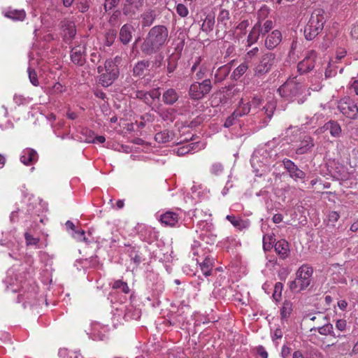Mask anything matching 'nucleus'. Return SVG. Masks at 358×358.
<instances>
[{
    "label": "nucleus",
    "instance_id": "1",
    "mask_svg": "<svg viewBox=\"0 0 358 358\" xmlns=\"http://www.w3.org/2000/svg\"><path fill=\"white\" fill-rule=\"evenodd\" d=\"M169 30L166 26L155 25L148 31L141 45V51L145 56L157 53L167 43Z\"/></svg>",
    "mask_w": 358,
    "mask_h": 358
},
{
    "label": "nucleus",
    "instance_id": "2",
    "mask_svg": "<svg viewBox=\"0 0 358 358\" xmlns=\"http://www.w3.org/2000/svg\"><path fill=\"white\" fill-rule=\"evenodd\" d=\"M306 87L296 77L289 78L278 89V92L285 101H294L305 92Z\"/></svg>",
    "mask_w": 358,
    "mask_h": 358
},
{
    "label": "nucleus",
    "instance_id": "3",
    "mask_svg": "<svg viewBox=\"0 0 358 358\" xmlns=\"http://www.w3.org/2000/svg\"><path fill=\"white\" fill-rule=\"evenodd\" d=\"M324 11L321 8L315 9L304 28V36L307 40L315 38L323 29L325 23Z\"/></svg>",
    "mask_w": 358,
    "mask_h": 358
},
{
    "label": "nucleus",
    "instance_id": "4",
    "mask_svg": "<svg viewBox=\"0 0 358 358\" xmlns=\"http://www.w3.org/2000/svg\"><path fill=\"white\" fill-rule=\"evenodd\" d=\"M311 266L303 264L296 271V278L289 282V288L292 292H299L306 289L310 284L313 275Z\"/></svg>",
    "mask_w": 358,
    "mask_h": 358
},
{
    "label": "nucleus",
    "instance_id": "5",
    "mask_svg": "<svg viewBox=\"0 0 358 358\" xmlns=\"http://www.w3.org/2000/svg\"><path fill=\"white\" fill-rule=\"evenodd\" d=\"M97 71L99 73V83L103 87L111 85L119 76L117 65L112 59H107L103 66H99Z\"/></svg>",
    "mask_w": 358,
    "mask_h": 358
},
{
    "label": "nucleus",
    "instance_id": "6",
    "mask_svg": "<svg viewBox=\"0 0 358 358\" xmlns=\"http://www.w3.org/2000/svg\"><path fill=\"white\" fill-rule=\"evenodd\" d=\"M199 243L194 241L192 245V252L194 256H199L196 259L197 264H199L200 268L204 276L207 277L211 275L213 267L214 266L215 258L210 255H206L203 250L199 249Z\"/></svg>",
    "mask_w": 358,
    "mask_h": 358
},
{
    "label": "nucleus",
    "instance_id": "7",
    "mask_svg": "<svg viewBox=\"0 0 358 358\" xmlns=\"http://www.w3.org/2000/svg\"><path fill=\"white\" fill-rule=\"evenodd\" d=\"M276 61L275 55L271 52L264 53L258 59L253 68L255 77L262 78L268 73L275 64Z\"/></svg>",
    "mask_w": 358,
    "mask_h": 358
},
{
    "label": "nucleus",
    "instance_id": "8",
    "mask_svg": "<svg viewBox=\"0 0 358 358\" xmlns=\"http://www.w3.org/2000/svg\"><path fill=\"white\" fill-rule=\"evenodd\" d=\"M213 85L210 79L201 82H194L191 84L188 94L193 100H201L212 90Z\"/></svg>",
    "mask_w": 358,
    "mask_h": 358
},
{
    "label": "nucleus",
    "instance_id": "9",
    "mask_svg": "<svg viewBox=\"0 0 358 358\" xmlns=\"http://www.w3.org/2000/svg\"><path fill=\"white\" fill-rule=\"evenodd\" d=\"M210 64L203 59L201 56H198L192 61L190 71L194 74V78L197 80H203L209 72Z\"/></svg>",
    "mask_w": 358,
    "mask_h": 358
},
{
    "label": "nucleus",
    "instance_id": "10",
    "mask_svg": "<svg viewBox=\"0 0 358 358\" xmlns=\"http://www.w3.org/2000/svg\"><path fill=\"white\" fill-rule=\"evenodd\" d=\"M338 108L344 115L350 119H355L357 117L358 107L350 98L341 99L338 102Z\"/></svg>",
    "mask_w": 358,
    "mask_h": 358
},
{
    "label": "nucleus",
    "instance_id": "11",
    "mask_svg": "<svg viewBox=\"0 0 358 358\" xmlns=\"http://www.w3.org/2000/svg\"><path fill=\"white\" fill-rule=\"evenodd\" d=\"M230 19L229 12L227 10L222 9L217 16V24L216 36L217 38H223L227 31L228 22Z\"/></svg>",
    "mask_w": 358,
    "mask_h": 358
},
{
    "label": "nucleus",
    "instance_id": "12",
    "mask_svg": "<svg viewBox=\"0 0 358 358\" xmlns=\"http://www.w3.org/2000/svg\"><path fill=\"white\" fill-rule=\"evenodd\" d=\"M145 0H124L122 13L124 15L134 18L138 12L141 10Z\"/></svg>",
    "mask_w": 358,
    "mask_h": 358
},
{
    "label": "nucleus",
    "instance_id": "13",
    "mask_svg": "<svg viewBox=\"0 0 358 358\" xmlns=\"http://www.w3.org/2000/svg\"><path fill=\"white\" fill-rule=\"evenodd\" d=\"M317 58V53L314 50L310 51L305 58L299 62L297 69L301 74L306 73L312 71L315 64V60Z\"/></svg>",
    "mask_w": 358,
    "mask_h": 358
},
{
    "label": "nucleus",
    "instance_id": "14",
    "mask_svg": "<svg viewBox=\"0 0 358 358\" xmlns=\"http://www.w3.org/2000/svg\"><path fill=\"white\" fill-rule=\"evenodd\" d=\"M137 231L141 239L148 243H152L158 237V232L150 225H138Z\"/></svg>",
    "mask_w": 358,
    "mask_h": 358
},
{
    "label": "nucleus",
    "instance_id": "15",
    "mask_svg": "<svg viewBox=\"0 0 358 358\" xmlns=\"http://www.w3.org/2000/svg\"><path fill=\"white\" fill-rule=\"evenodd\" d=\"M201 240L208 244H213L216 241V235L213 234L211 225H199V229L196 230Z\"/></svg>",
    "mask_w": 358,
    "mask_h": 358
},
{
    "label": "nucleus",
    "instance_id": "16",
    "mask_svg": "<svg viewBox=\"0 0 358 358\" xmlns=\"http://www.w3.org/2000/svg\"><path fill=\"white\" fill-rule=\"evenodd\" d=\"M313 138L310 136H303L301 138V140L296 149V153L297 155H303L310 151L314 147Z\"/></svg>",
    "mask_w": 358,
    "mask_h": 358
},
{
    "label": "nucleus",
    "instance_id": "17",
    "mask_svg": "<svg viewBox=\"0 0 358 358\" xmlns=\"http://www.w3.org/2000/svg\"><path fill=\"white\" fill-rule=\"evenodd\" d=\"M85 47L78 45L71 49V59L72 62L78 66H83L85 63Z\"/></svg>",
    "mask_w": 358,
    "mask_h": 358
},
{
    "label": "nucleus",
    "instance_id": "18",
    "mask_svg": "<svg viewBox=\"0 0 358 358\" xmlns=\"http://www.w3.org/2000/svg\"><path fill=\"white\" fill-rule=\"evenodd\" d=\"M327 130H329L331 135L334 137L340 136L341 133V127L340 124L335 121H329L327 122L322 127L319 128L316 132L320 134Z\"/></svg>",
    "mask_w": 358,
    "mask_h": 358
},
{
    "label": "nucleus",
    "instance_id": "19",
    "mask_svg": "<svg viewBox=\"0 0 358 358\" xmlns=\"http://www.w3.org/2000/svg\"><path fill=\"white\" fill-rule=\"evenodd\" d=\"M66 231L73 238H74L78 241H87L85 231L84 229L80 228V225H68Z\"/></svg>",
    "mask_w": 358,
    "mask_h": 358
},
{
    "label": "nucleus",
    "instance_id": "20",
    "mask_svg": "<svg viewBox=\"0 0 358 358\" xmlns=\"http://www.w3.org/2000/svg\"><path fill=\"white\" fill-rule=\"evenodd\" d=\"M38 160L37 152L31 149L27 148L23 150L22 155L20 157V161L26 166L31 165Z\"/></svg>",
    "mask_w": 358,
    "mask_h": 358
},
{
    "label": "nucleus",
    "instance_id": "21",
    "mask_svg": "<svg viewBox=\"0 0 358 358\" xmlns=\"http://www.w3.org/2000/svg\"><path fill=\"white\" fill-rule=\"evenodd\" d=\"M282 35L280 31L274 30L269 34L265 40V46L272 50L275 48L281 41Z\"/></svg>",
    "mask_w": 358,
    "mask_h": 358
},
{
    "label": "nucleus",
    "instance_id": "22",
    "mask_svg": "<svg viewBox=\"0 0 358 358\" xmlns=\"http://www.w3.org/2000/svg\"><path fill=\"white\" fill-rule=\"evenodd\" d=\"M134 27L130 24H124L120 31V40L123 44H128L133 37Z\"/></svg>",
    "mask_w": 358,
    "mask_h": 358
},
{
    "label": "nucleus",
    "instance_id": "23",
    "mask_svg": "<svg viewBox=\"0 0 358 358\" xmlns=\"http://www.w3.org/2000/svg\"><path fill=\"white\" fill-rule=\"evenodd\" d=\"M275 250L280 257L282 259H285L289 255V246L287 241L284 239L278 241L275 244Z\"/></svg>",
    "mask_w": 358,
    "mask_h": 358
},
{
    "label": "nucleus",
    "instance_id": "24",
    "mask_svg": "<svg viewBox=\"0 0 358 358\" xmlns=\"http://www.w3.org/2000/svg\"><path fill=\"white\" fill-rule=\"evenodd\" d=\"M179 99V94L173 88L166 90L162 94V101L166 105H173Z\"/></svg>",
    "mask_w": 358,
    "mask_h": 358
},
{
    "label": "nucleus",
    "instance_id": "25",
    "mask_svg": "<svg viewBox=\"0 0 358 358\" xmlns=\"http://www.w3.org/2000/svg\"><path fill=\"white\" fill-rule=\"evenodd\" d=\"M231 71V67L228 64L223 65L219 67L214 76V83H222L226 79Z\"/></svg>",
    "mask_w": 358,
    "mask_h": 358
},
{
    "label": "nucleus",
    "instance_id": "26",
    "mask_svg": "<svg viewBox=\"0 0 358 358\" xmlns=\"http://www.w3.org/2000/svg\"><path fill=\"white\" fill-rule=\"evenodd\" d=\"M141 17L142 19V26L150 27L153 24L154 21L155 20V10L151 8H148L141 14Z\"/></svg>",
    "mask_w": 358,
    "mask_h": 358
},
{
    "label": "nucleus",
    "instance_id": "27",
    "mask_svg": "<svg viewBox=\"0 0 358 358\" xmlns=\"http://www.w3.org/2000/svg\"><path fill=\"white\" fill-rule=\"evenodd\" d=\"M317 331L320 335L322 336H331L333 337H339V336H336L334 331V327L331 324L327 322L324 324L321 327H313L310 329V331Z\"/></svg>",
    "mask_w": 358,
    "mask_h": 358
},
{
    "label": "nucleus",
    "instance_id": "28",
    "mask_svg": "<svg viewBox=\"0 0 358 358\" xmlns=\"http://www.w3.org/2000/svg\"><path fill=\"white\" fill-rule=\"evenodd\" d=\"M262 231L264 234L263 236V247L264 250H268V248H271V245L275 241V235L274 231H277L278 229L273 228V231L271 233H266L265 231H267V229L262 227Z\"/></svg>",
    "mask_w": 358,
    "mask_h": 358
},
{
    "label": "nucleus",
    "instance_id": "29",
    "mask_svg": "<svg viewBox=\"0 0 358 358\" xmlns=\"http://www.w3.org/2000/svg\"><path fill=\"white\" fill-rule=\"evenodd\" d=\"M63 27H64L62 32L64 39L66 42L72 40L76 34L74 24L71 22H67L63 25Z\"/></svg>",
    "mask_w": 358,
    "mask_h": 358
},
{
    "label": "nucleus",
    "instance_id": "30",
    "mask_svg": "<svg viewBox=\"0 0 358 358\" xmlns=\"http://www.w3.org/2000/svg\"><path fill=\"white\" fill-rule=\"evenodd\" d=\"M127 252L128 253L131 261L134 262L136 266L143 262V255L136 247L129 246L127 248Z\"/></svg>",
    "mask_w": 358,
    "mask_h": 358
},
{
    "label": "nucleus",
    "instance_id": "31",
    "mask_svg": "<svg viewBox=\"0 0 358 358\" xmlns=\"http://www.w3.org/2000/svg\"><path fill=\"white\" fill-rule=\"evenodd\" d=\"M149 60H141L138 62L133 69V74L134 76H144L145 71L150 66Z\"/></svg>",
    "mask_w": 358,
    "mask_h": 358
},
{
    "label": "nucleus",
    "instance_id": "32",
    "mask_svg": "<svg viewBox=\"0 0 358 358\" xmlns=\"http://www.w3.org/2000/svg\"><path fill=\"white\" fill-rule=\"evenodd\" d=\"M260 34H262L260 31V22H258L254 25L252 30L248 34L247 39L248 45L250 46L252 44L255 43L257 41Z\"/></svg>",
    "mask_w": 358,
    "mask_h": 358
},
{
    "label": "nucleus",
    "instance_id": "33",
    "mask_svg": "<svg viewBox=\"0 0 358 358\" xmlns=\"http://www.w3.org/2000/svg\"><path fill=\"white\" fill-rule=\"evenodd\" d=\"M250 106L249 101L245 102L243 99H241L238 107L234 111V115L241 117L248 115L250 111Z\"/></svg>",
    "mask_w": 358,
    "mask_h": 358
},
{
    "label": "nucleus",
    "instance_id": "34",
    "mask_svg": "<svg viewBox=\"0 0 358 358\" xmlns=\"http://www.w3.org/2000/svg\"><path fill=\"white\" fill-rule=\"evenodd\" d=\"M162 224H176L179 221V216L175 212L167 211L160 217Z\"/></svg>",
    "mask_w": 358,
    "mask_h": 358
},
{
    "label": "nucleus",
    "instance_id": "35",
    "mask_svg": "<svg viewBox=\"0 0 358 358\" xmlns=\"http://www.w3.org/2000/svg\"><path fill=\"white\" fill-rule=\"evenodd\" d=\"M141 317V310L133 306H127L124 310V318L126 321L138 320Z\"/></svg>",
    "mask_w": 358,
    "mask_h": 358
},
{
    "label": "nucleus",
    "instance_id": "36",
    "mask_svg": "<svg viewBox=\"0 0 358 358\" xmlns=\"http://www.w3.org/2000/svg\"><path fill=\"white\" fill-rule=\"evenodd\" d=\"M293 310V305L292 303L289 301L285 300L282 306L280 308V318L281 320H287L288 319Z\"/></svg>",
    "mask_w": 358,
    "mask_h": 358
},
{
    "label": "nucleus",
    "instance_id": "37",
    "mask_svg": "<svg viewBox=\"0 0 358 358\" xmlns=\"http://www.w3.org/2000/svg\"><path fill=\"white\" fill-rule=\"evenodd\" d=\"M249 66L246 62L241 63L238 66H237L231 75V78L232 80H238L243 76L245 72L248 71Z\"/></svg>",
    "mask_w": 358,
    "mask_h": 358
},
{
    "label": "nucleus",
    "instance_id": "38",
    "mask_svg": "<svg viewBox=\"0 0 358 358\" xmlns=\"http://www.w3.org/2000/svg\"><path fill=\"white\" fill-rule=\"evenodd\" d=\"M5 16L13 20L22 21L26 17V13L23 10H9L5 13Z\"/></svg>",
    "mask_w": 358,
    "mask_h": 358
},
{
    "label": "nucleus",
    "instance_id": "39",
    "mask_svg": "<svg viewBox=\"0 0 358 358\" xmlns=\"http://www.w3.org/2000/svg\"><path fill=\"white\" fill-rule=\"evenodd\" d=\"M214 25H215L214 16H213L211 15H208L206 17V18L201 25V30L203 31L206 32V34H208L213 30Z\"/></svg>",
    "mask_w": 358,
    "mask_h": 358
},
{
    "label": "nucleus",
    "instance_id": "40",
    "mask_svg": "<svg viewBox=\"0 0 358 358\" xmlns=\"http://www.w3.org/2000/svg\"><path fill=\"white\" fill-rule=\"evenodd\" d=\"M277 106V102L273 99L271 101H268L266 105L263 107V110L265 112L267 117L271 120L273 115L274 111L275 110Z\"/></svg>",
    "mask_w": 358,
    "mask_h": 358
},
{
    "label": "nucleus",
    "instance_id": "41",
    "mask_svg": "<svg viewBox=\"0 0 358 358\" xmlns=\"http://www.w3.org/2000/svg\"><path fill=\"white\" fill-rule=\"evenodd\" d=\"M171 135L168 130H164L155 134V139L159 143H165L169 142L171 139Z\"/></svg>",
    "mask_w": 358,
    "mask_h": 358
},
{
    "label": "nucleus",
    "instance_id": "42",
    "mask_svg": "<svg viewBox=\"0 0 358 358\" xmlns=\"http://www.w3.org/2000/svg\"><path fill=\"white\" fill-rule=\"evenodd\" d=\"M112 288L120 290L124 294H128L130 291L127 283L121 280H115L112 285Z\"/></svg>",
    "mask_w": 358,
    "mask_h": 358
},
{
    "label": "nucleus",
    "instance_id": "43",
    "mask_svg": "<svg viewBox=\"0 0 358 358\" xmlns=\"http://www.w3.org/2000/svg\"><path fill=\"white\" fill-rule=\"evenodd\" d=\"M24 238L27 245H36L39 242V238L33 236L29 231L24 233Z\"/></svg>",
    "mask_w": 358,
    "mask_h": 358
},
{
    "label": "nucleus",
    "instance_id": "44",
    "mask_svg": "<svg viewBox=\"0 0 358 358\" xmlns=\"http://www.w3.org/2000/svg\"><path fill=\"white\" fill-rule=\"evenodd\" d=\"M289 173L294 180L303 179L306 176V173L299 169L296 165L291 171L289 172Z\"/></svg>",
    "mask_w": 358,
    "mask_h": 358
},
{
    "label": "nucleus",
    "instance_id": "45",
    "mask_svg": "<svg viewBox=\"0 0 358 358\" xmlns=\"http://www.w3.org/2000/svg\"><path fill=\"white\" fill-rule=\"evenodd\" d=\"M283 289V285L282 282H276L274 287V292L273 294V298L275 301H279L281 298L282 292Z\"/></svg>",
    "mask_w": 358,
    "mask_h": 358
},
{
    "label": "nucleus",
    "instance_id": "46",
    "mask_svg": "<svg viewBox=\"0 0 358 358\" xmlns=\"http://www.w3.org/2000/svg\"><path fill=\"white\" fill-rule=\"evenodd\" d=\"M27 71L29 74V80L31 83V84L36 87L38 86L39 82L38 80L37 73L35 71V70L31 68H28Z\"/></svg>",
    "mask_w": 358,
    "mask_h": 358
},
{
    "label": "nucleus",
    "instance_id": "47",
    "mask_svg": "<svg viewBox=\"0 0 358 358\" xmlns=\"http://www.w3.org/2000/svg\"><path fill=\"white\" fill-rule=\"evenodd\" d=\"M177 14L181 17H185L189 14L188 8L182 3H178L176 7Z\"/></svg>",
    "mask_w": 358,
    "mask_h": 358
},
{
    "label": "nucleus",
    "instance_id": "48",
    "mask_svg": "<svg viewBox=\"0 0 358 358\" xmlns=\"http://www.w3.org/2000/svg\"><path fill=\"white\" fill-rule=\"evenodd\" d=\"M78 8L80 12L85 13L90 8V2L88 0H80L78 3Z\"/></svg>",
    "mask_w": 358,
    "mask_h": 358
},
{
    "label": "nucleus",
    "instance_id": "49",
    "mask_svg": "<svg viewBox=\"0 0 358 358\" xmlns=\"http://www.w3.org/2000/svg\"><path fill=\"white\" fill-rule=\"evenodd\" d=\"M273 27V22L271 20H266L264 24L263 27L260 25V31L262 34H264L267 32H268Z\"/></svg>",
    "mask_w": 358,
    "mask_h": 358
},
{
    "label": "nucleus",
    "instance_id": "50",
    "mask_svg": "<svg viewBox=\"0 0 358 358\" xmlns=\"http://www.w3.org/2000/svg\"><path fill=\"white\" fill-rule=\"evenodd\" d=\"M257 355L258 356L257 358H268V353L262 345H259L256 349Z\"/></svg>",
    "mask_w": 358,
    "mask_h": 358
},
{
    "label": "nucleus",
    "instance_id": "51",
    "mask_svg": "<svg viewBox=\"0 0 358 358\" xmlns=\"http://www.w3.org/2000/svg\"><path fill=\"white\" fill-rule=\"evenodd\" d=\"M115 36H116V34L113 31H109L106 34V43L108 46H110L113 44V43L115 38Z\"/></svg>",
    "mask_w": 358,
    "mask_h": 358
},
{
    "label": "nucleus",
    "instance_id": "52",
    "mask_svg": "<svg viewBox=\"0 0 358 358\" xmlns=\"http://www.w3.org/2000/svg\"><path fill=\"white\" fill-rule=\"evenodd\" d=\"M120 0H106L104 7L106 10H111L116 7Z\"/></svg>",
    "mask_w": 358,
    "mask_h": 358
},
{
    "label": "nucleus",
    "instance_id": "53",
    "mask_svg": "<svg viewBox=\"0 0 358 358\" xmlns=\"http://www.w3.org/2000/svg\"><path fill=\"white\" fill-rule=\"evenodd\" d=\"M347 326V322L345 320L340 319L337 320L336 322V327L338 330L343 331L345 330Z\"/></svg>",
    "mask_w": 358,
    "mask_h": 358
},
{
    "label": "nucleus",
    "instance_id": "54",
    "mask_svg": "<svg viewBox=\"0 0 358 358\" xmlns=\"http://www.w3.org/2000/svg\"><path fill=\"white\" fill-rule=\"evenodd\" d=\"M101 59V54L98 51H94L90 54V61L96 64Z\"/></svg>",
    "mask_w": 358,
    "mask_h": 358
},
{
    "label": "nucleus",
    "instance_id": "55",
    "mask_svg": "<svg viewBox=\"0 0 358 358\" xmlns=\"http://www.w3.org/2000/svg\"><path fill=\"white\" fill-rule=\"evenodd\" d=\"M283 164L285 169H286L288 172L291 171L296 166V164L292 161L288 159H285L283 160Z\"/></svg>",
    "mask_w": 358,
    "mask_h": 358
},
{
    "label": "nucleus",
    "instance_id": "56",
    "mask_svg": "<svg viewBox=\"0 0 358 358\" xmlns=\"http://www.w3.org/2000/svg\"><path fill=\"white\" fill-rule=\"evenodd\" d=\"M177 63L175 61L168 60L167 73L168 74L172 73L176 69Z\"/></svg>",
    "mask_w": 358,
    "mask_h": 358
},
{
    "label": "nucleus",
    "instance_id": "57",
    "mask_svg": "<svg viewBox=\"0 0 358 358\" xmlns=\"http://www.w3.org/2000/svg\"><path fill=\"white\" fill-rule=\"evenodd\" d=\"M136 97L141 99H143L145 102L148 100L149 96L148 92L143 90H138L136 92Z\"/></svg>",
    "mask_w": 358,
    "mask_h": 358
},
{
    "label": "nucleus",
    "instance_id": "58",
    "mask_svg": "<svg viewBox=\"0 0 358 358\" xmlns=\"http://www.w3.org/2000/svg\"><path fill=\"white\" fill-rule=\"evenodd\" d=\"M52 93L59 94L63 92V86L59 83H56L51 89Z\"/></svg>",
    "mask_w": 358,
    "mask_h": 358
},
{
    "label": "nucleus",
    "instance_id": "59",
    "mask_svg": "<svg viewBox=\"0 0 358 358\" xmlns=\"http://www.w3.org/2000/svg\"><path fill=\"white\" fill-rule=\"evenodd\" d=\"M238 118V117H236L235 115H234V113L229 116L227 117V119L226 120L225 122H224V127H229L230 126L233 125L234 124V121L235 119H237Z\"/></svg>",
    "mask_w": 358,
    "mask_h": 358
},
{
    "label": "nucleus",
    "instance_id": "60",
    "mask_svg": "<svg viewBox=\"0 0 358 358\" xmlns=\"http://www.w3.org/2000/svg\"><path fill=\"white\" fill-rule=\"evenodd\" d=\"M148 92L149 98H151L152 99H159V97L160 96V94H161L159 91V89H154L152 90H151L150 92Z\"/></svg>",
    "mask_w": 358,
    "mask_h": 358
},
{
    "label": "nucleus",
    "instance_id": "61",
    "mask_svg": "<svg viewBox=\"0 0 358 358\" xmlns=\"http://www.w3.org/2000/svg\"><path fill=\"white\" fill-rule=\"evenodd\" d=\"M350 34L352 38L358 39V21L352 26Z\"/></svg>",
    "mask_w": 358,
    "mask_h": 358
},
{
    "label": "nucleus",
    "instance_id": "62",
    "mask_svg": "<svg viewBox=\"0 0 358 358\" xmlns=\"http://www.w3.org/2000/svg\"><path fill=\"white\" fill-rule=\"evenodd\" d=\"M163 58L162 55L156 57L153 62V66L156 68L160 67L162 64Z\"/></svg>",
    "mask_w": 358,
    "mask_h": 358
},
{
    "label": "nucleus",
    "instance_id": "63",
    "mask_svg": "<svg viewBox=\"0 0 358 358\" xmlns=\"http://www.w3.org/2000/svg\"><path fill=\"white\" fill-rule=\"evenodd\" d=\"M87 262L90 264V266L92 268H96L99 266V260L97 257H92Z\"/></svg>",
    "mask_w": 358,
    "mask_h": 358
},
{
    "label": "nucleus",
    "instance_id": "64",
    "mask_svg": "<svg viewBox=\"0 0 358 358\" xmlns=\"http://www.w3.org/2000/svg\"><path fill=\"white\" fill-rule=\"evenodd\" d=\"M350 90L358 95V80H355L350 85Z\"/></svg>",
    "mask_w": 358,
    "mask_h": 358
}]
</instances>
